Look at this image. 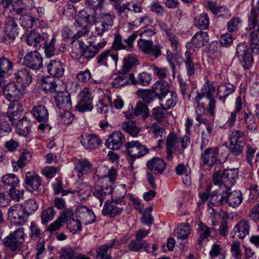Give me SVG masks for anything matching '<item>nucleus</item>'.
<instances>
[{"mask_svg":"<svg viewBox=\"0 0 259 259\" xmlns=\"http://www.w3.org/2000/svg\"><path fill=\"white\" fill-rule=\"evenodd\" d=\"M255 57L259 58V44L252 43L248 46L241 43L237 45L234 58L244 69L248 70L252 66Z\"/></svg>","mask_w":259,"mask_h":259,"instance_id":"obj_1","label":"nucleus"},{"mask_svg":"<svg viewBox=\"0 0 259 259\" xmlns=\"http://www.w3.org/2000/svg\"><path fill=\"white\" fill-rule=\"evenodd\" d=\"M190 144V138L187 136L179 137L174 132L170 133L166 139V159L171 160L172 155L176 151L182 154Z\"/></svg>","mask_w":259,"mask_h":259,"instance_id":"obj_2","label":"nucleus"},{"mask_svg":"<svg viewBox=\"0 0 259 259\" xmlns=\"http://www.w3.org/2000/svg\"><path fill=\"white\" fill-rule=\"evenodd\" d=\"M113 6L117 16L121 20L128 19L129 13H139L142 12L141 4L139 2H127L124 3L114 2Z\"/></svg>","mask_w":259,"mask_h":259,"instance_id":"obj_3","label":"nucleus"},{"mask_svg":"<svg viewBox=\"0 0 259 259\" xmlns=\"http://www.w3.org/2000/svg\"><path fill=\"white\" fill-rule=\"evenodd\" d=\"M24 187L28 191L39 194L44 192L41 177L35 172L28 171L24 179Z\"/></svg>","mask_w":259,"mask_h":259,"instance_id":"obj_4","label":"nucleus"},{"mask_svg":"<svg viewBox=\"0 0 259 259\" xmlns=\"http://www.w3.org/2000/svg\"><path fill=\"white\" fill-rule=\"evenodd\" d=\"M139 49L143 54L155 58L161 55V46L160 44L154 45L150 39L140 38L138 41Z\"/></svg>","mask_w":259,"mask_h":259,"instance_id":"obj_5","label":"nucleus"},{"mask_svg":"<svg viewBox=\"0 0 259 259\" xmlns=\"http://www.w3.org/2000/svg\"><path fill=\"white\" fill-rule=\"evenodd\" d=\"M2 92L5 99L11 103L20 102L19 101L25 94L24 91H21L14 82L7 83Z\"/></svg>","mask_w":259,"mask_h":259,"instance_id":"obj_6","label":"nucleus"},{"mask_svg":"<svg viewBox=\"0 0 259 259\" xmlns=\"http://www.w3.org/2000/svg\"><path fill=\"white\" fill-rule=\"evenodd\" d=\"M16 15V14L6 15L7 18L5 21V35L1 38V41L6 42L8 39L14 40L18 36V25L15 19L18 18V17L15 18Z\"/></svg>","mask_w":259,"mask_h":259,"instance_id":"obj_7","label":"nucleus"},{"mask_svg":"<svg viewBox=\"0 0 259 259\" xmlns=\"http://www.w3.org/2000/svg\"><path fill=\"white\" fill-rule=\"evenodd\" d=\"M138 35V33L137 32H134L123 41L121 35L119 33H115L112 48L116 51L121 50L130 51L133 48V43L137 38Z\"/></svg>","mask_w":259,"mask_h":259,"instance_id":"obj_8","label":"nucleus"},{"mask_svg":"<svg viewBox=\"0 0 259 259\" xmlns=\"http://www.w3.org/2000/svg\"><path fill=\"white\" fill-rule=\"evenodd\" d=\"M92 97L88 89H84L78 95V102L76 106L81 112L91 111L93 109Z\"/></svg>","mask_w":259,"mask_h":259,"instance_id":"obj_9","label":"nucleus"},{"mask_svg":"<svg viewBox=\"0 0 259 259\" xmlns=\"http://www.w3.org/2000/svg\"><path fill=\"white\" fill-rule=\"evenodd\" d=\"M127 154L133 159L140 158L149 152V150L138 141L129 142L125 144Z\"/></svg>","mask_w":259,"mask_h":259,"instance_id":"obj_10","label":"nucleus"},{"mask_svg":"<svg viewBox=\"0 0 259 259\" xmlns=\"http://www.w3.org/2000/svg\"><path fill=\"white\" fill-rule=\"evenodd\" d=\"M23 65L32 69H38L42 65V57L36 51L30 52L24 56Z\"/></svg>","mask_w":259,"mask_h":259,"instance_id":"obj_11","label":"nucleus"},{"mask_svg":"<svg viewBox=\"0 0 259 259\" xmlns=\"http://www.w3.org/2000/svg\"><path fill=\"white\" fill-rule=\"evenodd\" d=\"M126 118L131 119L134 116L142 115L145 119L149 116V110L146 105L141 102L137 103L135 108L132 104L128 106V110L123 112Z\"/></svg>","mask_w":259,"mask_h":259,"instance_id":"obj_12","label":"nucleus"},{"mask_svg":"<svg viewBox=\"0 0 259 259\" xmlns=\"http://www.w3.org/2000/svg\"><path fill=\"white\" fill-rule=\"evenodd\" d=\"M113 190L111 185H102L100 181H95L93 195L100 201V206H101L106 196L111 194Z\"/></svg>","mask_w":259,"mask_h":259,"instance_id":"obj_13","label":"nucleus"},{"mask_svg":"<svg viewBox=\"0 0 259 259\" xmlns=\"http://www.w3.org/2000/svg\"><path fill=\"white\" fill-rule=\"evenodd\" d=\"M118 60V53L113 52L111 50H107L97 58V63L100 66L106 67L108 65H114L116 66Z\"/></svg>","mask_w":259,"mask_h":259,"instance_id":"obj_14","label":"nucleus"},{"mask_svg":"<svg viewBox=\"0 0 259 259\" xmlns=\"http://www.w3.org/2000/svg\"><path fill=\"white\" fill-rule=\"evenodd\" d=\"M201 158L204 164L212 166L220 162L218 149L215 147L207 148L202 152Z\"/></svg>","mask_w":259,"mask_h":259,"instance_id":"obj_15","label":"nucleus"},{"mask_svg":"<svg viewBox=\"0 0 259 259\" xmlns=\"http://www.w3.org/2000/svg\"><path fill=\"white\" fill-rule=\"evenodd\" d=\"M76 215L77 219L84 225L93 223L96 220L94 213L84 205H80L77 207Z\"/></svg>","mask_w":259,"mask_h":259,"instance_id":"obj_16","label":"nucleus"},{"mask_svg":"<svg viewBox=\"0 0 259 259\" xmlns=\"http://www.w3.org/2000/svg\"><path fill=\"white\" fill-rule=\"evenodd\" d=\"M125 140L124 135L119 131H116L109 135L105 145L109 149L118 150L125 142Z\"/></svg>","mask_w":259,"mask_h":259,"instance_id":"obj_17","label":"nucleus"},{"mask_svg":"<svg viewBox=\"0 0 259 259\" xmlns=\"http://www.w3.org/2000/svg\"><path fill=\"white\" fill-rule=\"evenodd\" d=\"M55 100L56 106L59 109L63 110H69L72 107L71 96L67 92H59L55 97Z\"/></svg>","mask_w":259,"mask_h":259,"instance_id":"obj_18","label":"nucleus"},{"mask_svg":"<svg viewBox=\"0 0 259 259\" xmlns=\"http://www.w3.org/2000/svg\"><path fill=\"white\" fill-rule=\"evenodd\" d=\"M94 177V181H100V179L108 178L109 181L113 182L116 178L117 173L115 169L108 168L106 166H100L97 168Z\"/></svg>","mask_w":259,"mask_h":259,"instance_id":"obj_19","label":"nucleus"},{"mask_svg":"<svg viewBox=\"0 0 259 259\" xmlns=\"http://www.w3.org/2000/svg\"><path fill=\"white\" fill-rule=\"evenodd\" d=\"M25 41L27 44L37 49H39L41 46L46 42V40L44 36L39 33L32 30L28 32L25 37Z\"/></svg>","mask_w":259,"mask_h":259,"instance_id":"obj_20","label":"nucleus"},{"mask_svg":"<svg viewBox=\"0 0 259 259\" xmlns=\"http://www.w3.org/2000/svg\"><path fill=\"white\" fill-rule=\"evenodd\" d=\"M79 138L80 143L86 149H95L101 144L100 138L95 135L85 134Z\"/></svg>","mask_w":259,"mask_h":259,"instance_id":"obj_21","label":"nucleus"},{"mask_svg":"<svg viewBox=\"0 0 259 259\" xmlns=\"http://www.w3.org/2000/svg\"><path fill=\"white\" fill-rule=\"evenodd\" d=\"M122 204L114 201H107L105 202L102 210V213L104 215L114 217L118 215L122 211Z\"/></svg>","mask_w":259,"mask_h":259,"instance_id":"obj_22","label":"nucleus"},{"mask_svg":"<svg viewBox=\"0 0 259 259\" xmlns=\"http://www.w3.org/2000/svg\"><path fill=\"white\" fill-rule=\"evenodd\" d=\"M92 168L93 164L88 159H80L75 162L74 169L78 172V178L81 179L83 175H88L92 171Z\"/></svg>","mask_w":259,"mask_h":259,"instance_id":"obj_23","label":"nucleus"},{"mask_svg":"<svg viewBox=\"0 0 259 259\" xmlns=\"http://www.w3.org/2000/svg\"><path fill=\"white\" fill-rule=\"evenodd\" d=\"M238 119L240 122L245 124L248 131L252 132L257 130V125L255 122V118L249 111L243 110L238 116Z\"/></svg>","mask_w":259,"mask_h":259,"instance_id":"obj_24","label":"nucleus"},{"mask_svg":"<svg viewBox=\"0 0 259 259\" xmlns=\"http://www.w3.org/2000/svg\"><path fill=\"white\" fill-rule=\"evenodd\" d=\"M20 2V0H3L2 5L4 8V14H16L18 16L23 10V8L18 6Z\"/></svg>","mask_w":259,"mask_h":259,"instance_id":"obj_25","label":"nucleus"},{"mask_svg":"<svg viewBox=\"0 0 259 259\" xmlns=\"http://www.w3.org/2000/svg\"><path fill=\"white\" fill-rule=\"evenodd\" d=\"M64 214L65 222H66L67 228L70 232L75 234L77 231L81 230V222L78 219L75 220L71 218L73 215L72 211H67L64 213Z\"/></svg>","mask_w":259,"mask_h":259,"instance_id":"obj_26","label":"nucleus"},{"mask_svg":"<svg viewBox=\"0 0 259 259\" xmlns=\"http://www.w3.org/2000/svg\"><path fill=\"white\" fill-rule=\"evenodd\" d=\"M146 166L154 174H161L165 168V163L161 158L154 157L147 162Z\"/></svg>","mask_w":259,"mask_h":259,"instance_id":"obj_27","label":"nucleus"},{"mask_svg":"<svg viewBox=\"0 0 259 259\" xmlns=\"http://www.w3.org/2000/svg\"><path fill=\"white\" fill-rule=\"evenodd\" d=\"M47 71L54 77H60L64 72L63 63L60 61L51 60L47 66Z\"/></svg>","mask_w":259,"mask_h":259,"instance_id":"obj_28","label":"nucleus"},{"mask_svg":"<svg viewBox=\"0 0 259 259\" xmlns=\"http://www.w3.org/2000/svg\"><path fill=\"white\" fill-rule=\"evenodd\" d=\"M31 113L33 118L38 122L49 121V112L44 105H39L34 106Z\"/></svg>","mask_w":259,"mask_h":259,"instance_id":"obj_29","label":"nucleus"},{"mask_svg":"<svg viewBox=\"0 0 259 259\" xmlns=\"http://www.w3.org/2000/svg\"><path fill=\"white\" fill-rule=\"evenodd\" d=\"M23 110V106L20 102H15V103H10L7 113L5 116L8 117L9 120L13 122L14 120L18 119L22 111Z\"/></svg>","mask_w":259,"mask_h":259,"instance_id":"obj_30","label":"nucleus"},{"mask_svg":"<svg viewBox=\"0 0 259 259\" xmlns=\"http://www.w3.org/2000/svg\"><path fill=\"white\" fill-rule=\"evenodd\" d=\"M235 91V87L230 83H221L217 88V95L224 102L227 97Z\"/></svg>","mask_w":259,"mask_h":259,"instance_id":"obj_31","label":"nucleus"},{"mask_svg":"<svg viewBox=\"0 0 259 259\" xmlns=\"http://www.w3.org/2000/svg\"><path fill=\"white\" fill-rule=\"evenodd\" d=\"M77 42L80 49V56L83 57L85 59H90L94 58L97 54L98 50L96 49L94 45H90L87 46L80 40H78Z\"/></svg>","mask_w":259,"mask_h":259,"instance_id":"obj_32","label":"nucleus"},{"mask_svg":"<svg viewBox=\"0 0 259 259\" xmlns=\"http://www.w3.org/2000/svg\"><path fill=\"white\" fill-rule=\"evenodd\" d=\"M209 40L208 34L207 32L200 31L195 33L193 36L190 42L191 44L195 48H199L204 46L205 42H208Z\"/></svg>","mask_w":259,"mask_h":259,"instance_id":"obj_33","label":"nucleus"},{"mask_svg":"<svg viewBox=\"0 0 259 259\" xmlns=\"http://www.w3.org/2000/svg\"><path fill=\"white\" fill-rule=\"evenodd\" d=\"M15 79L17 82L21 83L22 86L29 85L32 81V76L28 70L23 68L19 70L15 74Z\"/></svg>","mask_w":259,"mask_h":259,"instance_id":"obj_34","label":"nucleus"},{"mask_svg":"<svg viewBox=\"0 0 259 259\" xmlns=\"http://www.w3.org/2000/svg\"><path fill=\"white\" fill-rule=\"evenodd\" d=\"M243 200L242 195L240 191H234L226 193L225 194V202L233 207L239 205Z\"/></svg>","mask_w":259,"mask_h":259,"instance_id":"obj_35","label":"nucleus"},{"mask_svg":"<svg viewBox=\"0 0 259 259\" xmlns=\"http://www.w3.org/2000/svg\"><path fill=\"white\" fill-rule=\"evenodd\" d=\"M131 77L132 84L142 86L148 85L152 79L150 74L146 72L139 73L137 77H135L133 73H131Z\"/></svg>","mask_w":259,"mask_h":259,"instance_id":"obj_36","label":"nucleus"},{"mask_svg":"<svg viewBox=\"0 0 259 259\" xmlns=\"http://www.w3.org/2000/svg\"><path fill=\"white\" fill-rule=\"evenodd\" d=\"M31 128V121L26 117H24L17 122L16 131L18 135L26 136L30 132Z\"/></svg>","mask_w":259,"mask_h":259,"instance_id":"obj_37","label":"nucleus"},{"mask_svg":"<svg viewBox=\"0 0 259 259\" xmlns=\"http://www.w3.org/2000/svg\"><path fill=\"white\" fill-rule=\"evenodd\" d=\"M238 171L236 169H225L223 172V181L226 187L234 185L235 180L238 178Z\"/></svg>","mask_w":259,"mask_h":259,"instance_id":"obj_38","label":"nucleus"},{"mask_svg":"<svg viewBox=\"0 0 259 259\" xmlns=\"http://www.w3.org/2000/svg\"><path fill=\"white\" fill-rule=\"evenodd\" d=\"M234 231L235 233L238 234V237L240 239H244L250 232V226L248 222L245 220L240 221L235 226Z\"/></svg>","mask_w":259,"mask_h":259,"instance_id":"obj_39","label":"nucleus"},{"mask_svg":"<svg viewBox=\"0 0 259 259\" xmlns=\"http://www.w3.org/2000/svg\"><path fill=\"white\" fill-rule=\"evenodd\" d=\"M156 97L161 99L169 93V87L166 81H158L153 84L152 89Z\"/></svg>","mask_w":259,"mask_h":259,"instance_id":"obj_40","label":"nucleus"},{"mask_svg":"<svg viewBox=\"0 0 259 259\" xmlns=\"http://www.w3.org/2000/svg\"><path fill=\"white\" fill-rule=\"evenodd\" d=\"M162 102L161 106L164 107L166 109L174 107L178 102V97L175 92L170 91L160 99Z\"/></svg>","mask_w":259,"mask_h":259,"instance_id":"obj_41","label":"nucleus"},{"mask_svg":"<svg viewBox=\"0 0 259 259\" xmlns=\"http://www.w3.org/2000/svg\"><path fill=\"white\" fill-rule=\"evenodd\" d=\"M20 24L24 28H36L39 26L40 21L31 16L20 14Z\"/></svg>","mask_w":259,"mask_h":259,"instance_id":"obj_42","label":"nucleus"},{"mask_svg":"<svg viewBox=\"0 0 259 259\" xmlns=\"http://www.w3.org/2000/svg\"><path fill=\"white\" fill-rule=\"evenodd\" d=\"M192 53L187 51L184 54V62L187 74L189 76L193 75L195 74L196 67L194 62V58Z\"/></svg>","mask_w":259,"mask_h":259,"instance_id":"obj_43","label":"nucleus"},{"mask_svg":"<svg viewBox=\"0 0 259 259\" xmlns=\"http://www.w3.org/2000/svg\"><path fill=\"white\" fill-rule=\"evenodd\" d=\"M13 122L5 114H0V138L9 133L12 128Z\"/></svg>","mask_w":259,"mask_h":259,"instance_id":"obj_44","label":"nucleus"},{"mask_svg":"<svg viewBox=\"0 0 259 259\" xmlns=\"http://www.w3.org/2000/svg\"><path fill=\"white\" fill-rule=\"evenodd\" d=\"M31 157V155L28 151L22 152L17 161L12 162L14 170L17 171L19 169L23 168L29 161Z\"/></svg>","mask_w":259,"mask_h":259,"instance_id":"obj_45","label":"nucleus"},{"mask_svg":"<svg viewBox=\"0 0 259 259\" xmlns=\"http://www.w3.org/2000/svg\"><path fill=\"white\" fill-rule=\"evenodd\" d=\"M130 250L135 252H139L144 249L148 252L150 248V245L146 241H140L137 239L131 240L128 246Z\"/></svg>","mask_w":259,"mask_h":259,"instance_id":"obj_46","label":"nucleus"},{"mask_svg":"<svg viewBox=\"0 0 259 259\" xmlns=\"http://www.w3.org/2000/svg\"><path fill=\"white\" fill-rule=\"evenodd\" d=\"M138 64V61L136 57L132 55L124 57L122 60V71L123 73H127Z\"/></svg>","mask_w":259,"mask_h":259,"instance_id":"obj_47","label":"nucleus"},{"mask_svg":"<svg viewBox=\"0 0 259 259\" xmlns=\"http://www.w3.org/2000/svg\"><path fill=\"white\" fill-rule=\"evenodd\" d=\"M130 84H131V73L127 75L124 73H119L112 81V85L115 88H118Z\"/></svg>","mask_w":259,"mask_h":259,"instance_id":"obj_48","label":"nucleus"},{"mask_svg":"<svg viewBox=\"0 0 259 259\" xmlns=\"http://www.w3.org/2000/svg\"><path fill=\"white\" fill-rule=\"evenodd\" d=\"M214 229L213 228H209L205 224L202 222L198 224V233L199 235V237L198 239V242L199 245L201 244L202 242L208 238L210 236V233Z\"/></svg>","mask_w":259,"mask_h":259,"instance_id":"obj_49","label":"nucleus"},{"mask_svg":"<svg viewBox=\"0 0 259 259\" xmlns=\"http://www.w3.org/2000/svg\"><path fill=\"white\" fill-rule=\"evenodd\" d=\"M115 239L111 240V242L101 245L97 251V256L101 259H111L108 254L109 249L112 248L115 246Z\"/></svg>","mask_w":259,"mask_h":259,"instance_id":"obj_50","label":"nucleus"},{"mask_svg":"<svg viewBox=\"0 0 259 259\" xmlns=\"http://www.w3.org/2000/svg\"><path fill=\"white\" fill-rule=\"evenodd\" d=\"M259 27V13L254 9H251L248 16V25L246 30L249 31Z\"/></svg>","mask_w":259,"mask_h":259,"instance_id":"obj_51","label":"nucleus"},{"mask_svg":"<svg viewBox=\"0 0 259 259\" xmlns=\"http://www.w3.org/2000/svg\"><path fill=\"white\" fill-rule=\"evenodd\" d=\"M5 247L9 250L14 251L20 249L22 244L12 235H9L3 240Z\"/></svg>","mask_w":259,"mask_h":259,"instance_id":"obj_52","label":"nucleus"},{"mask_svg":"<svg viewBox=\"0 0 259 259\" xmlns=\"http://www.w3.org/2000/svg\"><path fill=\"white\" fill-rule=\"evenodd\" d=\"M190 232V228L188 225L181 224L175 230L174 233L178 239L184 240L188 238Z\"/></svg>","mask_w":259,"mask_h":259,"instance_id":"obj_53","label":"nucleus"},{"mask_svg":"<svg viewBox=\"0 0 259 259\" xmlns=\"http://www.w3.org/2000/svg\"><path fill=\"white\" fill-rule=\"evenodd\" d=\"M41 81V85L44 90L50 93H54L56 91L57 84L52 77L49 76L43 77Z\"/></svg>","mask_w":259,"mask_h":259,"instance_id":"obj_54","label":"nucleus"},{"mask_svg":"<svg viewBox=\"0 0 259 259\" xmlns=\"http://www.w3.org/2000/svg\"><path fill=\"white\" fill-rule=\"evenodd\" d=\"M122 128L132 137H136L141 131L135 121L130 120L123 123Z\"/></svg>","mask_w":259,"mask_h":259,"instance_id":"obj_55","label":"nucleus"},{"mask_svg":"<svg viewBox=\"0 0 259 259\" xmlns=\"http://www.w3.org/2000/svg\"><path fill=\"white\" fill-rule=\"evenodd\" d=\"M13 68V62L5 56L0 57V72L9 74Z\"/></svg>","mask_w":259,"mask_h":259,"instance_id":"obj_56","label":"nucleus"},{"mask_svg":"<svg viewBox=\"0 0 259 259\" xmlns=\"http://www.w3.org/2000/svg\"><path fill=\"white\" fill-rule=\"evenodd\" d=\"M76 248L67 246L61 248L59 253L60 259H75Z\"/></svg>","mask_w":259,"mask_h":259,"instance_id":"obj_57","label":"nucleus"},{"mask_svg":"<svg viewBox=\"0 0 259 259\" xmlns=\"http://www.w3.org/2000/svg\"><path fill=\"white\" fill-rule=\"evenodd\" d=\"M167 110L164 107L154 108L152 110L151 117L157 121H162L167 115Z\"/></svg>","mask_w":259,"mask_h":259,"instance_id":"obj_58","label":"nucleus"},{"mask_svg":"<svg viewBox=\"0 0 259 259\" xmlns=\"http://www.w3.org/2000/svg\"><path fill=\"white\" fill-rule=\"evenodd\" d=\"M2 183L5 186L13 188L15 187L18 185L19 180L15 175L8 174L2 177Z\"/></svg>","mask_w":259,"mask_h":259,"instance_id":"obj_59","label":"nucleus"},{"mask_svg":"<svg viewBox=\"0 0 259 259\" xmlns=\"http://www.w3.org/2000/svg\"><path fill=\"white\" fill-rule=\"evenodd\" d=\"M195 23L200 29H207L209 24L208 15L205 13L200 14L198 17L196 18Z\"/></svg>","mask_w":259,"mask_h":259,"instance_id":"obj_60","label":"nucleus"},{"mask_svg":"<svg viewBox=\"0 0 259 259\" xmlns=\"http://www.w3.org/2000/svg\"><path fill=\"white\" fill-rule=\"evenodd\" d=\"M244 133L240 130H234L229 137V143L245 144Z\"/></svg>","mask_w":259,"mask_h":259,"instance_id":"obj_61","label":"nucleus"},{"mask_svg":"<svg viewBox=\"0 0 259 259\" xmlns=\"http://www.w3.org/2000/svg\"><path fill=\"white\" fill-rule=\"evenodd\" d=\"M87 6L90 7L94 12L97 11L101 12L103 9L106 0H84Z\"/></svg>","mask_w":259,"mask_h":259,"instance_id":"obj_62","label":"nucleus"},{"mask_svg":"<svg viewBox=\"0 0 259 259\" xmlns=\"http://www.w3.org/2000/svg\"><path fill=\"white\" fill-rule=\"evenodd\" d=\"M56 213V211L53 207H49L44 210L41 213V220L43 224H47L52 220Z\"/></svg>","mask_w":259,"mask_h":259,"instance_id":"obj_63","label":"nucleus"},{"mask_svg":"<svg viewBox=\"0 0 259 259\" xmlns=\"http://www.w3.org/2000/svg\"><path fill=\"white\" fill-rule=\"evenodd\" d=\"M23 206L17 204L11 206L8 210V217L10 220L13 223L15 221L16 218L19 215L20 212H22Z\"/></svg>","mask_w":259,"mask_h":259,"instance_id":"obj_64","label":"nucleus"}]
</instances>
